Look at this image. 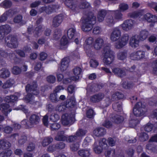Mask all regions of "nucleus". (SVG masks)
<instances>
[{
	"label": "nucleus",
	"mask_w": 157,
	"mask_h": 157,
	"mask_svg": "<svg viewBox=\"0 0 157 157\" xmlns=\"http://www.w3.org/2000/svg\"><path fill=\"white\" fill-rule=\"evenodd\" d=\"M25 90L28 94L24 100L27 102H29L30 104L34 105L35 107H38L39 102L38 101H34V97L32 94L34 95H37L39 93L37 90L36 82H33L31 84H28L25 87Z\"/></svg>",
	"instance_id": "obj_1"
},
{
	"label": "nucleus",
	"mask_w": 157,
	"mask_h": 157,
	"mask_svg": "<svg viewBox=\"0 0 157 157\" xmlns=\"http://www.w3.org/2000/svg\"><path fill=\"white\" fill-rule=\"evenodd\" d=\"M81 28L84 32H88L91 31L93 25L95 24L96 18L95 16L91 13L90 16L81 20Z\"/></svg>",
	"instance_id": "obj_2"
},
{
	"label": "nucleus",
	"mask_w": 157,
	"mask_h": 157,
	"mask_svg": "<svg viewBox=\"0 0 157 157\" xmlns=\"http://www.w3.org/2000/svg\"><path fill=\"white\" fill-rule=\"evenodd\" d=\"M103 63L106 65H109L111 64L114 59L113 52L110 49L109 46H106L104 49Z\"/></svg>",
	"instance_id": "obj_3"
},
{
	"label": "nucleus",
	"mask_w": 157,
	"mask_h": 157,
	"mask_svg": "<svg viewBox=\"0 0 157 157\" xmlns=\"http://www.w3.org/2000/svg\"><path fill=\"white\" fill-rule=\"evenodd\" d=\"M108 147L106 140L103 138L98 142L95 141L93 145V149L95 153L100 154L103 150L107 149Z\"/></svg>",
	"instance_id": "obj_4"
},
{
	"label": "nucleus",
	"mask_w": 157,
	"mask_h": 157,
	"mask_svg": "<svg viewBox=\"0 0 157 157\" xmlns=\"http://www.w3.org/2000/svg\"><path fill=\"white\" fill-rule=\"evenodd\" d=\"M94 42L93 38L92 37H87L84 44V49L88 56L92 57L94 55V53L91 50L93 46V43Z\"/></svg>",
	"instance_id": "obj_5"
},
{
	"label": "nucleus",
	"mask_w": 157,
	"mask_h": 157,
	"mask_svg": "<svg viewBox=\"0 0 157 157\" xmlns=\"http://www.w3.org/2000/svg\"><path fill=\"white\" fill-rule=\"evenodd\" d=\"M120 38L114 44L115 47L118 49L123 48L127 44L129 36L128 34L126 33L123 34Z\"/></svg>",
	"instance_id": "obj_6"
},
{
	"label": "nucleus",
	"mask_w": 157,
	"mask_h": 157,
	"mask_svg": "<svg viewBox=\"0 0 157 157\" xmlns=\"http://www.w3.org/2000/svg\"><path fill=\"white\" fill-rule=\"evenodd\" d=\"M73 72L75 76L71 77V78H68L64 79L63 82L64 83L67 84L70 83L71 81H76L82 77V70L81 68L77 67L75 68L73 71Z\"/></svg>",
	"instance_id": "obj_7"
},
{
	"label": "nucleus",
	"mask_w": 157,
	"mask_h": 157,
	"mask_svg": "<svg viewBox=\"0 0 157 157\" xmlns=\"http://www.w3.org/2000/svg\"><path fill=\"white\" fill-rule=\"evenodd\" d=\"M75 120L74 114H70L66 113L63 114L62 117V124L65 125L71 124Z\"/></svg>",
	"instance_id": "obj_8"
},
{
	"label": "nucleus",
	"mask_w": 157,
	"mask_h": 157,
	"mask_svg": "<svg viewBox=\"0 0 157 157\" xmlns=\"http://www.w3.org/2000/svg\"><path fill=\"white\" fill-rule=\"evenodd\" d=\"M133 113L136 117H140L144 115V109L141 102H138L136 104L133 108Z\"/></svg>",
	"instance_id": "obj_9"
},
{
	"label": "nucleus",
	"mask_w": 157,
	"mask_h": 157,
	"mask_svg": "<svg viewBox=\"0 0 157 157\" xmlns=\"http://www.w3.org/2000/svg\"><path fill=\"white\" fill-rule=\"evenodd\" d=\"M121 35V31L118 27L114 28L110 36V39L113 42H117Z\"/></svg>",
	"instance_id": "obj_10"
},
{
	"label": "nucleus",
	"mask_w": 157,
	"mask_h": 157,
	"mask_svg": "<svg viewBox=\"0 0 157 157\" xmlns=\"http://www.w3.org/2000/svg\"><path fill=\"white\" fill-rule=\"evenodd\" d=\"M5 43L10 48H15L18 46L16 38L12 36H8L5 40Z\"/></svg>",
	"instance_id": "obj_11"
},
{
	"label": "nucleus",
	"mask_w": 157,
	"mask_h": 157,
	"mask_svg": "<svg viewBox=\"0 0 157 157\" xmlns=\"http://www.w3.org/2000/svg\"><path fill=\"white\" fill-rule=\"evenodd\" d=\"M75 105V100L74 97H72L70 99V101L68 102L66 105V106L64 105H59L57 106L56 108V110L59 112L63 111L66 107H71Z\"/></svg>",
	"instance_id": "obj_12"
},
{
	"label": "nucleus",
	"mask_w": 157,
	"mask_h": 157,
	"mask_svg": "<svg viewBox=\"0 0 157 157\" xmlns=\"http://www.w3.org/2000/svg\"><path fill=\"white\" fill-rule=\"evenodd\" d=\"M134 22L132 20H126L124 21L120 26L122 29L125 31H128L133 27Z\"/></svg>",
	"instance_id": "obj_13"
},
{
	"label": "nucleus",
	"mask_w": 157,
	"mask_h": 157,
	"mask_svg": "<svg viewBox=\"0 0 157 157\" xmlns=\"http://www.w3.org/2000/svg\"><path fill=\"white\" fill-rule=\"evenodd\" d=\"M140 39L138 35L132 36L130 39L129 44L133 48H136L139 45Z\"/></svg>",
	"instance_id": "obj_14"
},
{
	"label": "nucleus",
	"mask_w": 157,
	"mask_h": 157,
	"mask_svg": "<svg viewBox=\"0 0 157 157\" xmlns=\"http://www.w3.org/2000/svg\"><path fill=\"white\" fill-rule=\"evenodd\" d=\"M145 56V52L143 51H138L132 53L130 55L131 59L137 60L144 58Z\"/></svg>",
	"instance_id": "obj_15"
},
{
	"label": "nucleus",
	"mask_w": 157,
	"mask_h": 157,
	"mask_svg": "<svg viewBox=\"0 0 157 157\" xmlns=\"http://www.w3.org/2000/svg\"><path fill=\"white\" fill-rule=\"evenodd\" d=\"M104 44L103 39L101 37H98L95 39L93 47L96 50H99L104 46Z\"/></svg>",
	"instance_id": "obj_16"
},
{
	"label": "nucleus",
	"mask_w": 157,
	"mask_h": 157,
	"mask_svg": "<svg viewBox=\"0 0 157 157\" xmlns=\"http://www.w3.org/2000/svg\"><path fill=\"white\" fill-rule=\"evenodd\" d=\"M11 28L8 25H3L0 26V40L3 39L6 34L9 33Z\"/></svg>",
	"instance_id": "obj_17"
},
{
	"label": "nucleus",
	"mask_w": 157,
	"mask_h": 157,
	"mask_svg": "<svg viewBox=\"0 0 157 157\" xmlns=\"http://www.w3.org/2000/svg\"><path fill=\"white\" fill-rule=\"evenodd\" d=\"M65 4L67 7L73 10L76 11L78 8L75 0H66Z\"/></svg>",
	"instance_id": "obj_18"
},
{
	"label": "nucleus",
	"mask_w": 157,
	"mask_h": 157,
	"mask_svg": "<svg viewBox=\"0 0 157 157\" xmlns=\"http://www.w3.org/2000/svg\"><path fill=\"white\" fill-rule=\"evenodd\" d=\"M104 94L99 93L94 95L90 97V101L93 103H97L101 101L104 98Z\"/></svg>",
	"instance_id": "obj_19"
},
{
	"label": "nucleus",
	"mask_w": 157,
	"mask_h": 157,
	"mask_svg": "<svg viewBox=\"0 0 157 157\" xmlns=\"http://www.w3.org/2000/svg\"><path fill=\"white\" fill-rule=\"evenodd\" d=\"M58 7V6L56 5H51L48 7L43 6L39 9V11L41 13L45 11L48 14H50L51 12L55 10Z\"/></svg>",
	"instance_id": "obj_20"
},
{
	"label": "nucleus",
	"mask_w": 157,
	"mask_h": 157,
	"mask_svg": "<svg viewBox=\"0 0 157 157\" xmlns=\"http://www.w3.org/2000/svg\"><path fill=\"white\" fill-rule=\"evenodd\" d=\"M29 121L32 125L38 124L40 121V117L39 114H33L30 116Z\"/></svg>",
	"instance_id": "obj_21"
},
{
	"label": "nucleus",
	"mask_w": 157,
	"mask_h": 157,
	"mask_svg": "<svg viewBox=\"0 0 157 157\" xmlns=\"http://www.w3.org/2000/svg\"><path fill=\"white\" fill-rule=\"evenodd\" d=\"M111 69L112 72L118 76L122 77L126 75V70L124 68L112 67Z\"/></svg>",
	"instance_id": "obj_22"
},
{
	"label": "nucleus",
	"mask_w": 157,
	"mask_h": 157,
	"mask_svg": "<svg viewBox=\"0 0 157 157\" xmlns=\"http://www.w3.org/2000/svg\"><path fill=\"white\" fill-rule=\"evenodd\" d=\"M63 19L62 15L60 14L56 16L53 19L52 25L54 27H57L59 26L62 22Z\"/></svg>",
	"instance_id": "obj_23"
},
{
	"label": "nucleus",
	"mask_w": 157,
	"mask_h": 157,
	"mask_svg": "<svg viewBox=\"0 0 157 157\" xmlns=\"http://www.w3.org/2000/svg\"><path fill=\"white\" fill-rule=\"evenodd\" d=\"M106 133L105 129L103 128L98 127L93 132V134L95 136L99 137L104 135Z\"/></svg>",
	"instance_id": "obj_24"
},
{
	"label": "nucleus",
	"mask_w": 157,
	"mask_h": 157,
	"mask_svg": "<svg viewBox=\"0 0 157 157\" xmlns=\"http://www.w3.org/2000/svg\"><path fill=\"white\" fill-rule=\"evenodd\" d=\"M112 14L114 15V18L116 21L123 20V14L118 10L110 11Z\"/></svg>",
	"instance_id": "obj_25"
},
{
	"label": "nucleus",
	"mask_w": 157,
	"mask_h": 157,
	"mask_svg": "<svg viewBox=\"0 0 157 157\" xmlns=\"http://www.w3.org/2000/svg\"><path fill=\"white\" fill-rule=\"evenodd\" d=\"M6 116L12 110L10 106L7 104H3L0 106V111Z\"/></svg>",
	"instance_id": "obj_26"
},
{
	"label": "nucleus",
	"mask_w": 157,
	"mask_h": 157,
	"mask_svg": "<svg viewBox=\"0 0 157 157\" xmlns=\"http://www.w3.org/2000/svg\"><path fill=\"white\" fill-rule=\"evenodd\" d=\"M15 83V81L13 79L10 78L6 80L2 86V88L3 89L10 88L12 87Z\"/></svg>",
	"instance_id": "obj_27"
},
{
	"label": "nucleus",
	"mask_w": 157,
	"mask_h": 157,
	"mask_svg": "<svg viewBox=\"0 0 157 157\" xmlns=\"http://www.w3.org/2000/svg\"><path fill=\"white\" fill-rule=\"evenodd\" d=\"M69 59L68 58H63L62 60L60 68L62 71H63L67 69L69 65Z\"/></svg>",
	"instance_id": "obj_28"
},
{
	"label": "nucleus",
	"mask_w": 157,
	"mask_h": 157,
	"mask_svg": "<svg viewBox=\"0 0 157 157\" xmlns=\"http://www.w3.org/2000/svg\"><path fill=\"white\" fill-rule=\"evenodd\" d=\"M10 75L9 70L6 68H3L0 70V77L6 79L9 77Z\"/></svg>",
	"instance_id": "obj_29"
},
{
	"label": "nucleus",
	"mask_w": 157,
	"mask_h": 157,
	"mask_svg": "<svg viewBox=\"0 0 157 157\" xmlns=\"http://www.w3.org/2000/svg\"><path fill=\"white\" fill-rule=\"evenodd\" d=\"M64 133L63 131L59 132L55 137V140L57 141H64L66 140L67 138Z\"/></svg>",
	"instance_id": "obj_30"
},
{
	"label": "nucleus",
	"mask_w": 157,
	"mask_h": 157,
	"mask_svg": "<svg viewBox=\"0 0 157 157\" xmlns=\"http://www.w3.org/2000/svg\"><path fill=\"white\" fill-rule=\"evenodd\" d=\"M106 14L107 12L105 10H99L98 15V21L100 22H101L103 21Z\"/></svg>",
	"instance_id": "obj_31"
},
{
	"label": "nucleus",
	"mask_w": 157,
	"mask_h": 157,
	"mask_svg": "<svg viewBox=\"0 0 157 157\" xmlns=\"http://www.w3.org/2000/svg\"><path fill=\"white\" fill-rule=\"evenodd\" d=\"M11 146L10 144L6 140H0V148L6 149L9 148Z\"/></svg>",
	"instance_id": "obj_32"
},
{
	"label": "nucleus",
	"mask_w": 157,
	"mask_h": 157,
	"mask_svg": "<svg viewBox=\"0 0 157 157\" xmlns=\"http://www.w3.org/2000/svg\"><path fill=\"white\" fill-rule=\"evenodd\" d=\"M149 34L148 32L146 30H141L139 36V39L141 40H143L146 39Z\"/></svg>",
	"instance_id": "obj_33"
},
{
	"label": "nucleus",
	"mask_w": 157,
	"mask_h": 157,
	"mask_svg": "<svg viewBox=\"0 0 157 157\" xmlns=\"http://www.w3.org/2000/svg\"><path fill=\"white\" fill-rule=\"evenodd\" d=\"M68 43V40L66 36H63L61 38L60 41L59 48L61 49H64V47Z\"/></svg>",
	"instance_id": "obj_34"
},
{
	"label": "nucleus",
	"mask_w": 157,
	"mask_h": 157,
	"mask_svg": "<svg viewBox=\"0 0 157 157\" xmlns=\"http://www.w3.org/2000/svg\"><path fill=\"white\" fill-rule=\"evenodd\" d=\"M107 24L109 26H113L116 22L112 16H109L107 17L105 20Z\"/></svg>",
	"instance_id": "obj_35"
},
{
	"label": "nucleus",
	"mask_w": 157,
	"mask_h": 157,
	"mask_svg": "<svg viewBox=\"0 0 157 157\" xmlns=\"http://www.w3.org/2000/svg\"><path fill=\"white\" fill-rule=\"evenodd\" d=\"M112 120L115 123L119 124L123 122L124 121V118L121 116L116 115L113 117Z\"/></svg>",
	"instance_id": "obj_36"
},
{
	"label": "nucleus",
	"mask_w": 157,
	"mask_h": 157,
	"mask_svg": "<svg viewBox=\"0 0 157 157\" xmlns=\"http://www.w3.org/2000/svg\"><path fill=\"white\" fill-rule=\"evenodd\" d=\"M76 32V29L74 28H70L67 31V34L69 39H72L74 36Z\"/></svg>",
	"instance_id": "obj_37"
},
{
	"label": "nucleus",
	"mask_w": 157,
	"mask_h": 157,
	"mask_svg": "<svg viewBox=\"0 0 157 157\" xmlns=\"http://www.w3.org/2000/svg\"><path fill=\"white\" fill-rule=\"evenodd\" d=\"M78 155L82 157H88L90 155L89 150H82L78 152Z\"/></svg>",
	"instance_id": "obj_38"
},
{
	"label": "nucleus",
	"mask_w": 157,
	"mask_h": 157,
	"mask_svg": "<svg viewBox=\"0 0 157 157\" xmlns=\"http://www.w3.org/2000/svg\"><path fill=\"white\" fill-rule=\"evenodd\" d=\"M129 8L128 4L124 3H121L119 6V11L121 12H124L127 10Z\"/></svg>",
	"instance_id": "obj_39"
},
{
	"label": "nucleus",
	"mask_w": 157,
	"mask_h": 157,
	"mask_svg": "<svg viewBox=\"0 0 157 157\" xmlns=\"http://www.w3.org/2000/svg\"><path fill=\"white\" fill-rule=\"evenodd\" d=\"M113 108L115 111L121 112L122 110L121 104V103H115L113 105Z\"/></svg>",
	"instance_id": "obj_40"
},
{
	"label": "nucleus",
	"mask_w": 157,
	"mask_h": 157,
	"mask_svg": "<svg viewBox=\"0 0 157 157\" xmlns=\"http://www.w3.org/2000/svg\"><path fill=\"white\" fill-rule=\"evenodd\" d=\"M12 153L10 150L3 151L0 153V157H10Z\"/></svg>",
	"instance_id": "obj_41"
},
{
	"label": "nucleus",
	"mask_w": 157,
	"mask_h": 157,
	"mask_svg": "<svg viewBox=\"0 0 157 157\" xmlns=\"http://www.w3.org/2000/svg\"><path fill=\"white\" fill-rule=\"evenodd\" d=\"M12 73L14 75H18L21 72V69L17 66H14L11 70Z\"/></svg>",
	"instance_id": "obj_42"
},
{
	"label": "nucleus",
	"mask_w": 157,
	"mask_h": 157,
	"mask_svg": "<svg viewBox=\"0 0 157 157\" xmlns=\"http://www.w3.org/2000/svg\"><path fill=\"white\" fill-rule=\"evenodd\" d=\"M43 30V26L41 25H39L38 27H36L34 32V34L36 35L35 36L40 35Z\"/></svg>",
	"instance_id": "obj_43"
},
{
	"label": "nucleus",
	"mask_w": 157,
	"mask_h": 157,
	"mask_svg": "<svg viewBox=\"0 0 157 157\" xmlns=\"http://www.w3.org/2000/svg\"><path fill=\"white\" fill-rule=\"evenodd\" d=\"M53 140V139L52 138L46 137L44 138L42 142V145L44 147L48 145Z\"/></svg>",
	"instance_id": "obj_44"
},
{
	"label": "nucleus",
	"mask_w": 157,
	"mask_h": 157,
	"mask_svg": "<svg viewBox=\"0 0 157 157\" xmlns=\"http://www.w3.org/2000/svg\"><path fill=\"white\" fill-rule=\"evenodd\" d=\"M11 11L9 10L5 13L0 18V21L3 22L6 21L8 16H10Z\"/></svg>",
	"instance_id": "obj_45"
},
{
	"label": "nucleus",
	"mask_w": 157,
	"mask_h": 157,
	"mask_svg": "<svg viewBox=\"0 0 157 157\" xmlns=\"http://www.w3.org/2000/svg\"><path fill=\"white\" fill-rule=\"evenodd\" d=\"M139 139L141 141H144L147 140L148 136L147 133L144 132H141L139 135Z\"/></svg>",
	"instance_id": "obj_46"
},
{
	"label": "nucleus",
	"mask_w": 157,
	"mask_h": 157,
	"mask_svg": "<svg viewBox=\"0 0 157 157\" xmlns=\"http://www.w3.org/2000/svg\"><path fill=\"white\" fill-rule=\"evenodd\" d=\"M128 16L131 17L136 18L138 17L142 16V13L140 11H136L128 14Z\"/></svg>",
	"instance_id": "obj_47"
},
{
	"label": "nucleus",
	"mask_w": 157,
	"mask_h": 157,
	"mask_svg": "<svg viewBox=\"0 0 157 157\" xmlns=\"http://www.w3.org/2000/svg\"><path fill=\"white\" fill-rule=\"evenodd\" d=\"M86 132V131L82 129H79L75 133V135L78 138V137H82L85 135Z\"/></svg>",
	"instance_id": "obj_48"
},
{
	"label": "nucleus",
	"mask_w": 157,
	"mask_h": 157,
	"mask_svg": "<svg viewBox=\"0 0 157 157\" xmlns=\"http://www.w3.org/2000/svg\"><path fill=\"white\" fill-rule=\"evenodd\" d=\"M117 58L120 60H124L126 57L127 53L124 52H120L117 54Z\"/></svg>",
	"instance_id": "obj_49"
},
{
	"label": "nucleus",
	"mask_w": 157,
	"mask_h": 157,
	"mask_svg": "<svg viewBox=\"0 0 157 157\" xmlns=\"http://www.w3.org/2000/svg\"><path fill=\"white\" fill-rule=\"evenodd\" d=\"M123 97V95L120 93L119 92H117L113 94L112 95V97L114 99H118L122 98Z\"/></svg>",
	"instance_id": "obj_50"
},
{
	"label": "nucleus",
	"mask_w": 157,
	"mask_h": 157,
	"mask_svg": "<svg viewBox=\"0 0 157 157\" xmlns=\"http://www.w3.org/2000/svg\"><path fill=\"white\" fill-rule=\"evenodd\" d=\"M59 118V116L58 114L55 113L52 114L50 118V120L53 122L57 121Z\"/></svg>",
	"instance_id": "obj_51"
},
{
	"label": "nucleus",
	"mask_w": 157,
	"mask_h": 157,
	"mask_svg": "<svg viewBox=\"0 0 157 157\" xmlns=\"http://www.w3.org/2000/svg\"><path fill=\"white\" fill-rule=\"evenodd\" d=\"M14 21L16 23H21V24L22 25L25 23V22L24 23L22 22V17L20 15L17 16L14 18Z\"/></svg>",
	"instance_id": "obj_52"
},
{
	"label": "nucleus",
	"mask_w": 157,
	"mask_h": 157,
	"mask_svg": "<svg viewBox=\"0 0 157 157\" xmlns=\"http://www.w3.org/2000/svg\"><path fill=\"white\" fill-rule=\"evenodd\" d=\"M79 146V143L78 142H76L71 145L70 147L72 151H75L78 149Z\"/></svg>",
	"instance_id": "obj_53"
},
{
	"label": "nucleus",
	"mask_w": 157,
	"mask_h": 157,
	"mask_svg": "<svg viewBox=\"0 0 157 157\" xmlns=\"http://www.w3.org/2000/svg\"><path fill=\"white\" fill-rule=\"evenodd\" d=\"M115 154V150H107L105 153V156L106 157H113Z\"/></svg>",
	"instance_id": "obj_54"
},
{
	"label": "nucleus",
	"mask_w": 157,
	"mask_h": 157,
	"mask_svg": "<svg viewBox=\"0 0 157 157\" xmlns=\"http://www.w3.org/2000/svg\"><path fill=\"white\" fill-rule=\"evenodd\" d=\"M47 80L49 83H53L55 82L56 78L55 76L53 75H50L47 77Z\"/></svg>",
	"instance_id": "obj_55"
},
{
	"label": "nucleus",
	"mask_w": 157,
	"mask_h": 157,
	"mask_svg": "<svg viewBox=\"0 0 157 157\" xmlns=\"http://www.w3.org/2000/svg\"><path fill=\"white\" fill-rule=\"evenodd\" d=\"M50 98L51 100L53 102H56L58 101V98L57 97L56 93H53L50 94Z\"/></svg>",
	"instance_id": "obj_56"
},
{
	"label": "nucleus",
	"mask_w": 157,
	"mask_h": 157,
	"mask_svg": "<svg viewBox=\"0 0 157 157\" xmlns=\"http://www.w3.org/2000/svg\"><path fill=\"white\" fill-rule=\"evenodd\" d=\"M153 124L150 123H147L144 127V130L148 132L151 131L153 128Z\"/></svg>",
	"instance_id": "obj_57"
},
{
	"label": "nucleus",
	"mask_w": 157,
	"mask_h": 157,
	"mask_svg": "<svg viewBox=\"0 0 157 157\" xmlns=\"http://www.w3.org/2000/svg\"><path fill=\"white\" fill-rule=\"evenodd\" d=\"M50 127L52 130H55L59 129L60 127V125L58 123H55L52 124Z\"/></svg>",
	"instance_id": "obj_58"
},
{
	"label": "nucleus",
	"mask_w": 157,
	"mask_h": 157,
	"mask_svg": "<svg viewBox=\"0 0 157 157\" xmlns=\"http://www.w3.org/2000/svg\"><path fill=\"white\" fill-rule=\"evenodd\" d=\"M90 66L94 68L96 67L98 65V62L94 59H92L90 60Z\"/></svg>",
	"instance_id": "obj_59"
},
{
	"label": "nucleus",
	"mask_w": 157,
	"mask_h": 157,
	"mask_svg": "<svg viewBox=\"0 0 157 157\" xmlns=\"http://www.w3.org/2000/svg\"><path fill=\"white\" fill-rule=\"evenodd\" d=\"M101 31V29L100 27L96 26L93 29V33L94 34L97 35L100 34Z\"/></svg>",
	"instance_id": "obj_60"
},
{
	"label": "nucleus",
	"mask_w": 157,
	"mask_h": 157,
	"mask_svg": "<svg viewBox=\"0 0 157 157\" xmlns=\"http://www.w3.org/2000/svg\"><path fill=\"white\" fill-rule=\"evenodd\" d=\"M148 6L154 9L156 12H157V3L154 2H151L148 3Z\"/></svg>",
	"instance_id": "obj_61"
},
{
	"label": "nucleus",
	"mask_w": 157,
	"mask_h": 157,
	"mask_svg": "<svg viewBox=\"0 0 157 157\" xmlns=\"http://www.w3.org/2000/svg\"><path fill=\"white\" fill-rule=\"evenodd\" d=\"M47 54L44 52H41L40 54L39 59L41 61L45 60L47 57Z\"/></svg>",
	"instance_id": "obj_62"
},
{
	"label": "nucleus",
	"mask_w": 157,
	"mask_h": 157,
	"mask_svg": "<svg viewBox=\"0 0 157 157\" xmlns=\"http://www.w3.org/2000/svg\"><path fill=\"white\" fill-rule=\"evenodd\" d=\"M16 95L10 96L11 102H14L17 100V99L20 96V94L18 93L16 94Z\"/></svg>",
	"instance_id": "obj_63"
},
{
	"label": "nucleus",
	"mask_w": 157,
	"mask_h": 157,
	"mask_svg": "<svg viewBox=\"0 0 157 157\" xmlns=\"http://www.w3.org/2000/svg\"><path fill=\"white\" fill-rule=\"evenodd\" d=\"M103 126L107 128H109L112 127V123L109 121H105L103 123Z\"/></svg>",
	"instance_id": "obj_64"
}]
</instances>
